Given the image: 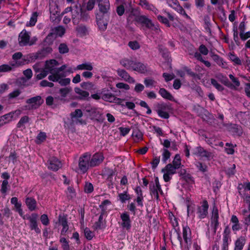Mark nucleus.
Listing matches in <instances>:
<instances>
[{
    "instance_id": "a878e982",
    "label": "nucleus",
    "mask_w": 250,
    "mask_h": 250,
    "mask_svg": "<svg viewBox=\"0 0 250 250\" xmlns=\"http://www.w3.org/2000/svg\"><path fill=\"white\" fill-rule=\"evenodd\" d=\"M231 241L229 232L227 230V229L226 228L224 231L222 250H228L229 242Z\"/></svg>"
},
{
    "instance_id": "7c9ffc66",
    "label": "nucleus",
    "mask_w": 250,
    "mask_h": 250,
    "mask_svg": "<svg viewBox=\"0 0 250 250\" xmlns=\"http://www.w3.org/2000/svg\"><path fill=\"white\" fill-rule=\"evenodd\" d=\"M10 112L0 117V123L2 126L10 122L13 119L12 114Z\"/></svg>"
},
{
    "instance_id": "58836bf2",
    "label": "nucleus",
    "mask_w": 250,
    "mask_h": 250,
    "mask_svg": "<svg viewBox=\"0 0 250 250\" xmlns=\"http://www.w3.org/2000/svg\"><path fill=\"white\" fill-rule=\"evenodd\" d=\"M105 213L101 212L99 217L98 221L95 223V228L96 229H102L103 226V216Z\"/></svg>"
},
{
    "instance_id": "0eeeda50",
    "label": "nucleus",
    "mask_w": 250,
    "mask_h": 250,
    "mask_svg": "<svg viewBox=\"0 0 250 250\" xmlns=\"http://www.w3.org/2000/svg\"><path fill=\"white\" fill-rule=\"evenodd\" d=\"M149 190L152 198H154L157 201L159 200V192H162V190L158 178L155 179V183H152L149 185Z\"/></svg>"
},
{
    "instance_id": "72a5a7b5",
    "label": "nucleus",
    "mask_w": 250,
    "mask_h": 250,
    "mask_svg": "<svg viewBox=\"0 0 250 250\" xmlns=\"http://www.w3.org/2000/svg\"><path fill=\"white\" fill-rule=\"evenodd\" d=\"M128 100L125 101V104L124 106L126 107L128 109L132 110L135 107V105L134 103L136 100L135 98L132 97H127Z\"/></svg>"
},
{
    "instance_id": "864d4df0",
    "label": "nucleus",
    "mask_w": 250,
    "mask_h": 250,
    "mask_svg": "<svg viewBox=\"0 0 250 250\" xmlns=\"http://www.w3.org/2000/svg\"><path fill=\"white\" fill-rule=\"evenodd\" d=\"M81 86L84 89L90 90L93 88L94 84L92 82H86L81 83Z\"/></svg>"
},
{
    "instance_id": "bf43d9fd",
    "label": "nucleus",
    "mask_w": 250,
    "mask_h": 250,
    "mask_svg": "<svg viewBox=\"0 0 250 250\" xmlns=\"http://www.w3.org/2000/svg\"><path fill=\"white\" fill-rule=\"evenodd\" d=\"M84 233L86 238L89 240H91L94 236V233L88 228L84 229Z\"/></svg>"
},
{
    "instance_id": "3c124183",
    "label": "nucleus",
    "mask_w": 250,
    "mask_h": 250,
    "mask_svg": "<svg viewBox=\"0 0 250 250\" xmlns=\"http://www.w3.org/2000/svg\"><path fill=\"white\" fill-rule=\"evenodd\" d=\"M56 38V35H54V33H52L51 32L45 38L44 42L48 44H52L53 41Z\"/></svg>"
},
{
    "instance_id": "13d9d810",
    "label": "nucleus",
    "mask_w": 250,
    "mask_h": 250,
    "mask_svg": "<svg viewBox=\"0 0 250 250\" xmlns=\"http://www.w3.org/2000/svg\"><path fill=\"white\" fill-rule=\"evenodd\" d=\"M83 116V113L81 109H77L71 113V118H79Z\"/></svg>"
},
{
    "instance_id": "c9c22d12",
    "label": "nucleus",
    "mask_w": 250,
    "mask_h": 250,
    "mask_svg": "<svg viewBox=\"0 0 250 250\" xmlns=\"http://www.w3.org/2000/svg\"><path fill=\"white\" fill-rule=\"evenodd\" d=\"M78 34L81 37L86 36L88 34V30L84 25H80L76 28Z\"/></svg>"
},
{
    "instance_id": "f704fd0d",
    "label": "nucleus",
    "mask_w": 250,
    "mask_h": 250,
    "mask_svg": "<svg viewBox=\"0 0 250 250\" xmlns=\"http://www.w3.org/2000/svg\"><path fill=\"white\" fill-rule=\"evenodd\" d=\"M65 29L62 26H59L55 27L52 30V32L54 33V35L57 36L62 37L65 33Z\"/></svg>"
},
{
    "instance_id": "69168bd1",
    "label": "nucleus",
    "mask_w": 250,
    "mask_h": 250,
    "mask_svg": "<svg viewBox=\"0 0 250 250\" xmlns=\"http://www.w3.org/2000/svg\"><path fill=\"white\" fill-rule=\"evenodd\" d=\"M93 191V186L92 184L89 182H86L84 186V191L86 193H90Z\"/></svg>"
},
{
    "instance_id": "7ed1b4c3",
    "label": "nucleus",
    "mask_w": 250,
    "mask_h": 250,
    "mask_svg": "<svg viewBox=\"0 0 250 250\" xmlns=\"http://www.w3.org/2000/svg\"><path fill=\"white\" fill-rule=\"evenodd\" d=\"M170 110V105L164 103L158 104L156 107V111L159 116L165 119L169 118V112Z\"/></svg>"
},
{
    "instance_id": "2eb2a0df",
    "label": "nucleus",
    "mask_w": 250,
    "mask_h": 250,
    "mask_svg": "<svg viewBox=\"0 0 250 250\" xmlns=\"http://www.w3.org/2000/svg\"><path fill=\"white\" fill-rule=\"evenodd\" d=\"M38 215L37 213H32L31 216L27 217H25V219H27L29 221V227L31 230H34L37 233H41V230L38 228L37 224V219Z\"/></svg>"
},
{
    "instance_id": "f3484780",
    "label": "nucleus",
    "mask_w": 250,
    "mask_h": 250,
    "mask_svg": "<svg viewBox=\"0 0 250 250\" xmlns=\"http://www.w3.org/2000/svg\"><path fill=\"white\" fill-rule=\"evenodd\" d=\"M132 71H136L141 74H145L148 72L149 69L146 64L136 60Z\"/></svg>"
},
{
    "instance_id": "f8f14e48",
    "label": "nucleus",
    "mask_w": 250,
    "mask_h": 250,
    "mask_svg": "<svg viewBox=\"0 0 250 250\" xmlns=\"http://www.w3.org/2000/svg\"><path fill=\"white\" fill-rule=\"evenodd\" d=\"M62 166V164L61 161L55 157H50L47 161L48 168L53 171H57Z\"/></svg>"
},
{
    "instance_id": "6e6d98bb",
    "label": "nucleus",
    "mask_w": 250,
    "mask_h": 250,
    "mask_svg": "<svg viewBox=\"0 0 250 250\" xmlns=\"http://www.w3.org/2000/svg\"><path fill=\"white\" fill-rule=\"evenodd\" d=\"M196 166L197 168L201 172H205L207 171L208 167L206 165L203 164L201 162H197L196 164Z\"/></svg>"
},
{
    "instance_id": "4d7b16f0",
    "label": "nucleus",
    "mask_w": 250,
    "mask_h": 250,
    "mask_svg": "<svg viewBox=\"0 0 250 250\" xmlns=\"http://www.w3.org/2000/svg\"><path fill=\"white\" fill-rule=\"evenodd\" d=\"M128 100L127 97H126L125 99H121L116 97L115 96H114V97L113 98V100L112 103L116 104L118 105H120L122 106H124V104H123L124 102L125 101Z\"/></svg>"
},
{
    "instance_id": "79ce46f5",
    "label": "nucleus",
    "mask_w": 250,
    "mask_h": 250,
    "mask_svg": "<svg viewBox=\"0 0 250 250\" xmlns=\"http://www.w3.org/2000/svg\"><path fill=\"white\" fill-rule=\"evenodd\" d=\"M162 161L165 163L170 158V153L167 148H163L162 150Z\"/></svg>"
},
{
    "instance_id": "c85d7f7f",
    "label": "nucleus",
    "mask_w": 250,
    "mask_h": 250,
    "mask_svg": "<svg viewBox=\"0 0 250 250\" xmlns=\"http://www.w3.org/2000/svg\"><path fill=\"white\" fill-rule=\"evenodd\" d=\"M76 69L78 70L92 71L93 69V66L91 62H86L78 65L76 67Z\"/></svg>"
},
{
    "instance_id": "de8ad7c7",
    "label": "nucleus",
    "mask_w": 250,
    "mask_h": 250,
    "mask_svg": "<svg viewBox=\"0 0 250 250\" xmlns=\"http://www.w3.org/2000/svg\"><path fill=\"white\" fill-rule=\"evenodd\" d=\"M174 9L180 14L184 16L187 19H189L190 17L187 14L183 8L180 5H176V7H174Z\"/></svg>"
},
{
    "instance_id": "aec40b11",
    "label": "nucleus",
    "mask_w": 250,
    "mask_h": 250,
    "mask_svg": "<svg viewBox=\"0 0 250 250\" xmlns=\"http://www.w3.org/2000/svg\"><path fill=\"white\" fill-rule=\"evenodd\" d=\"M59 65L58 62L55 60H51L45 62V68L50 73V75H55L57 69L56 66Z\"/></svg>"
},
{
    "instance_id": "09e8293b",
    "label": "nucleus",
    "mask_w": 250,
    "mask_h": 250,
    "mask_svg": "<svg viewBox=\"0 0 250 250\" xmlns=\"http://www.w3.org/2000/svg\"><path fill=\"white\" fill-rule=\"evenodd\" d=\"M37 73L38 74L36 75L37 79L38 80H41L45 78L48 74V71L46 70V69L45 68H43L40 70V72Z\"/></svg>"
},
{
    "instance_id": "c03bdc74",
    "label": "nucleus",
    "mask_w": 250,
    "mask_h": 250,
    "mask_svg": "<svg viewBox=\"0 0 250 250\" xmlns=\"http://www.w3.org/2000/svg\"><path fill=\"white\" fill-rule=\"evenodd\" d=\"M245 244L244 240L243 239H238L235 242V247L234 250H242Z\"/></svg>"
},
{
    "instance_id": "774afa93",
    "label": "nucleus",
    "mask_w": 250,
    "mask_h": 250,
    "mask_svg": "<svg viewBox=\"0 0 250 250\" xmlns=\"http://www.w3.org/2000/svg\"><path fill=\"white\" fill-rule=\"evenodd\" d=\"M227 147L225 148L226 152L228 154H232L234 153V149L233 148V145L231 144H229V143H227L226 144Z\"/></svg>"
},
{
    "instance_id": "49530a36",
    "label": "nucleus",
    "mask_w": 250,
    "mask_h": 250,
    "mask_svg": "<svg viewBox=\"0 0 250 250\" xmlns=\"http://www.w3.org/2000/svg\"><path fill=\"white\" fill-rule=\"evenodd\" d=\"M111 204V202L108 200H105L100 205V208L102 209L101 212L106 213L107 206Z\"/></svg>"
},
{
    "instance_id": "412c9836",
    "label": "nucleus",
    "mask_w": 250,
    "mask_h": 250,
    "mask_svg": "<svg viewBox=\"0 0 250 250\" xmlns=\"http://www.w3.org/2000/svg\"><path fill=\"white\" fill-rule=\"evenodd\" d=\"M59 223L62 227L61 230V234H65L69 229L66 216L64 215H60L59 216Z\"/></svg>"
},
{
    "instance_id": "20e7f679",
    "label": "nucleus",
    "mask_w": 250,
    "mask_h": 250,
    "mask_svg": "<svg viewBox=\"0 0 250 250\" xmlns=\"http://www.w3.org/2000/svg\"><path fill=\"white\" fill-rule=\"evenodd\" d=\"M27 105L24 106V109L33 110L39 108L43 103V100L40 96H37L26 100Z\"/></svg>"
},
{
    "instance_id": "393cba45",
    "label": "nucleus",
    "mask_w": 250,
    "mask_h": 250,
    "mask_svg": "<svg viewBox=\"0 0 250 250\" xmlns=\"http://www.w3.org/2000/svg\"><path fill=\"white\" fill-rule=\"evenodd\" d=\"M136 60L127 58L123 59L120 61V64L129 70H132Z\"/></svg>"
},
{
    "instance_id": "bb28decb",
    "label": "nucleus",
    "mask_w": 250,
    "mask_h": 250,
    "mask_svg": "<svg viewBox=\"0 0 250 250\" xmlns=\"http://www.w3.org/2000/svg\"><path fill=\"white\" fill-rule=\"evenodd\" d=\"M25 203L30 211H34L37 208V201L34 198L26 197Z\"/></svg>"
},
{
    "instance_id": "f257e3e1",
    "label": "nucleus",
    "mask_w": 250,
    "mask_h": 250,
    "mask_svg": "<svg viewBox=\"0 0 250 250\" xmlns=\"http://www.w3.org/2000/svg\"><path fill=\"white\" fill-rule=\"evenodd\" d=\"M128 23L135 21L137 23L142 25L141 29L145 30L144 26L152 31L158 33L161 31L158 25L155 24L152 21L146 16H138L131 13L127 19Z\"/></svg>"
},
{
    "instance_id": "5fc2aeb1",
    "label": "nucleus",
    "mask_w": 250,
    "mask_h": 250,
    "mask_svg": "<svg viewBox=\"0 0 250 250\" xmlns=\"http://www.w3.org/2000/svg\"><path fill=\"white\" fill-rule=\"evenodd\" d=\"M46 138L45 133L41 132L37 135L36 142L37 144H41L46 139Z\"/></svg>"
},
{
    "instance_id": "5701e85b",
    "label": "nucleus",
    "mask_w": 250,
    "mask_h": 250,
    "mask_svg": "<svg viewBox=\"0 0 250 250\" xmlns=\"http://www.w3.org/2000/svg\"><path fill=\"white\" fill-rule=\"evenodd\" d=\"M97 23L99 29L101 31H104L106 29L108 21L106 19L100 15L96 16Z\"/></svg>"
},
{
    "instance_id": "603ef678",
    "label": "nucleus",
    "mask_w": 250,
    "mask_h": 250,
    "mask_svg": "<svg viewBox=\"0 0 250 250\" xmlns=\"http://www.w3.org/2000/svg\"><path fill=\"white\" fill-rule=\"evenodd\" d=\"M21 93V90L17 89L14 90L13 91L10 92L8 95V98L9 99H13L18 97Z\"/></svg>"
},
{
    "instance_id": "0e129e2a",
    "label": "nucleus",
    "mask_w": 250,
    "mask_h": 250,
    "mask_svg": "<svg viewBox=\"0 0 250 250\" xmlns=\"http://www.w3.org/2000/svg\"><path fill=\"white\" fill-rule=\"evenodd\" d=\"M176 169L171 164H167L164 168V170H167L173 175L176 173Z\"/></svg>"
},
{
    "instance_id": "cd10ccee",
    "label": "nucleus",
    "mask_w": 250,
    "mask_h": 250,
    "mask_svg": "<svg viewBox=\"0 0 250 250\" xmlns=\"http://www.w3.org/2000/svg\"><path fill=\"white\" fill-rule=\"evenodd\" d=\"M183 237L186 243L188 244L190 241L191 230L188 226L183 227Z\"/></svg>"
},
{
    "instance_id": "423d86ee",
    "label": "nucleus",
    "mask_w": 250,
    "mask_h": 250,
    "mask_svg": "<svg viewBox=\"0 0 250 250\" xmlns=\"http://www.w3.org/2000/svg\"><path fill=\"white\" fill-rule=\"evenodd\" d=\"M219 225V212L217 207L214 204L211 214L210 226L212 228L213 232L215 234Z\"/></svg>"
},
{
    "instance_id": "ea45409f",
    "label": "nucleus",
    "mask_w": 250,
    "mask_h": 250,
    "mask_svg": "<svg viewBox=\"0 0 250 250\" xmlns=\"http://www.w3.org/2000/svg\"><path fill=\"white\" fill-rule=\"evenodd\" d=\"M172 166L177 169L181 166V158L179 154H176L172 162Z\"/></svg>"
},
{
    "instance_id": "4468645a",
    "label": "nucleus",
    "mask_w": 250,
    "mask_h": 250,
    "mask_svg": "<svg viewBox=\"0 0 250 250\" xmlns=\"http://www.w3.org/2000/svg\"><path fill=\"white\" fill-rule=\"evenodd\" d=\"M65 76L66 74L60 76L49 75L48 79L51 81L58 82L62 86H65L69 84L71 81L70 78H63Z\"/></svg>"
},
{
    "instance_id": "dca6fc26",
    "label": "nucleus",
    "mask_w": 250,
    "mask_h": 250,
    "mask_svg": "<svg viewBox=\"0 0 250 250\" xmlns=\"http://www.w3.org/2000/svg\"><path fill=\"white\" fill-rule=\"evenodd\" d=\"M90 166L95 167L101 164L104 159L103 154L101 153H96L92 156L90 154Z\"/></svg>"
},
{
    "instance_id": "e2e57ef3",
    "label": "nucleus",
    "mask_w": 250,
    "mask_h": 250,
    "mask_svg": "<svg viewBox=\"0 0 250 250\" xmlns=\"http://www.w3.org/2000/svg\"><path fill=\"white\" fill-rule=\"evenodd\" d=\"M66 68V65H62L60 67L57 68V69L56 70V72L55 73V74L54 76L57 75H65V72H64V70Z\"/></svg>"
},
{
    "instance_id": "8fccbe9b",
    "label": "nucleus",
    "mask_w": 250,
    "mask_h": 250,
    "mask_svg": "<svg viewBox=\"0 0 250 250\" xmlns=\"http://www.w3.org/2000/svg\"><path fill=\"white\" fill-rule=\"evenodd\" d=\"M16 211L18 212L19 215L23 219H25V216L23 215V211L21 208V204L19 202L17 204L15 205Z\"/></svg>"
},
{
    "instance_id": "e433bc0d",
    "label": "nucleus",
    "mask_w": 250,
    "mask_h": 250,
    "mask_svg": "<svg viewBox=\"0 0 250 250\" xmlns=\"http://www.w3.org/2000/svg\"><path fill=\"white\" fill-rule=\"evenodd\" d=\"M76 94L79 95L81 99H85L88 97L89 95L87 91H84L79 87H76L74 89Z\"/></svg>"
},
{
    "instance_id": "a211bd4d",
    "label": "nucleus",
    "mask_w": 250,
    "mask_h": 250,
    "mask_svg": "<svg viewBox=\"0 0 250 250\" xmlns=\"http://www.w3.org/2000/svg\"><path fill=\"white\" fill-rule=\"evenodd\" d=\"M117 73L123 80L130 83H135V79L131 77L129 73L125 70L120 68L118 69L117 70Z\"/></svg>"
},
{
    "instance_id": "a18cd8bd",
    "label": "nucleus",
    "mask_w": 250,
    "mask_h": 250,
    "mask_svg": "<svg viewBox=\"0 0 250 250\" xmlns=\"http://www.w3.org/2000/svg\"><path fill=\"white\" fill-rule=\"evenodd\" d=\"M29 121V118L27 116H24L23 117H22L17 124V127L20 128L22 127L23 125L25 124L28 123Z\"/></svg>"
},
{
    "instance_id": "680f3d73",
    "label": "nucleus",
    "mask_w": 250,
    "mask_h": 250,
    "mask_svg": "<svg viewBox=\"0 0 250 250\" xmlns=\"http://www.w3.org/2000/svg\"><path fill=\"white\" fill-rule=\"evenodd\" d=\"M69 49L65 43H61L59 46V51L61 54L66 53L68 52Z\"/></svg>"
},
{
    "instance_id": "1a4fd4ad",
    "label": "nucleus",
    "mask_w": 250,
    "mask_h": 250,
    "mask_svg": "<svg viewBox=\"0 0 250 250\" xmlns=\"http://www.w3.org/2000/svg\"><path fill=\"white\" fill-rule=\"evenodd\" d=\"M208 203L206 200L203 201L201 203V205L198 206L196 213L199 219H204L208 216Z\"/></svg>"
},
{
    "instance_id": "9d476101",
    "label": "nucleus",
    "mask_w": 250,
    "mask_h": 250,
    "mask_svg": "<svg viewBox=\"0 0 250 250\" xmlns=\"http://www.w3.org/2000/svg\"><path fill=\"white\" fill-rule=\"evenodd\" d=\"M192 153L198 157L206 158L208 160L212 157L211 152L207 151L200 146L194 148L192 150Z\"/></svg>"
},
{
    "instance_id": "c756f323",
    "label": "nucleus",
    "mask_w": 250,
    "mask_h": 250,
    "mask_svg": "<svg viewBox=\"0 0 250 250\" xmlns=\"http://www.w3.org/2000/svg\"><path fill=\"white\" fill-rule=\"evenodd\" d=\"M159 93L164 98L171 101H175L173 96L166 89L161 88L159 90Z\"/></svg>"
},
{
    "instance_id": "a19ab883",
    "label": "nucleus",
    "mask_w": 250,
    "mask_h": 250,
    "mask_svg": "<svg viewBox=\"0 0 250 250\" xmlns=\"http://www.w3.org/2000/svg\"><path fill=\"white\" fill-rule=\"evenodd\" d=\"M38 15L36 12H34L32 15L29 21L26 23L27 26H32L35 25L37 22Z\"/></svg>"
},
{
    "instance_id": "9b49d317",
    "label": "nucleus",
    "mask_w": 250,
    "mask_h": 250,
    "mask_svg": "<svg viewBox=\"0 0 250 250\" xmlns=\"http://www.w3.org/2000/svg\"><path fill=\"white\" fill-rule=\"evenodd\" d=\"M121 222L119 223L123 229L129 230L131 227V221L129 214L127 212L122 213L120 216Z\"/></svg>"
},
{
    "instance_id": "6e6552de",
    "label": "nucleus",
    "mask_w": 250,
    "mask_h": 250,
    "mask_svg": "<svg viewBox=\"0 0 250 250\" xmlns=\"http://www.w3.org/2000/svg\"><path fill=\"white\" fill-rule=\"evenodd\" d=\"M229 78L232 83H230L227 77H223L222 83L231 89H237L240 85V83L238 79L235 77L232 74H229Z\"/></svg>"
},
{
    "instance_id": "473e14b6",
    "label": "nucleus",
    "mask_w": 250,
    "mask_h": 250,
    "mask_svg": "<svg viewBox=\"0 0 250 250\" xmlns=\"http://www.w3.org/2000/svg\"><path fill=\"white\" fill-rule=\"evenodd\" d=\"M71 90V88L69 87H64L61 88L59 91V93L60 95V97H59L58 98L61 101L64 100L65 97L68 95Z\"/></svg>"
},
{
    "instance_id": "4be33fe9",
    "label": "nucleus",
    "mask_w": 250,
    "mask_h": 250,
    "mask_svg": "<svg viewBox=\"0 0 250 250\" xmlns=\"http://www.w3.org/2000/svg\"><path fill=\"white\" fill-rule=\"evenodd\" d=\"M101 94H102V99L105 102L112 103L114 95L110 92L109 90L107 88H103L101 89Z\"/></svg>"
},
{
    "instance_id": "b1692460",
    "label": "nucleus",
    "mask_w": 250,
    "mask_h": 250,
    "mask_svg": "<svg viewBox=\"0 0 250 250\" xmlns=\"http://www.w3.org/2000/svg\"><path fill=\"white\" fill-rule=\"evenodd\" d=\"M52 49L50 47H46L36 54H32L30 55V59L31 61H35L39 58L41 55L45 56L51 52Z\"/></svg>"
},
{
    "instance_id": "4c0bfd02",
    "label": "nucleus",
    "mask_w": 250,
    "mask_h": 250,
    "mask_svg": "<svg viewBox=\"0 0 250 250\" xmlns=\"http://www.w3.org/2000/svg\"><path fill=\"white\" fill-rule=\"evenodd\" d=\"M229 58L230 60L233 62L234 64L241 65L242 64V61L233 53H229Z\"/></svg>"
},
{
    "instance_id": "ddd939ff",
    "label": "nucleus",
    "mask_w": 250,
    "mask_h": 250,
    "mask_svg": "<svg viewBox=\"0 0 250 250\" xmlns=\"http://www.w3.org/2000/svg\"><path fill=\"white\" fill-rule=\"evenodd\" d=\"M30 39V33L23 29L20 34L18 37L19 44L21 46L29 45Z\"/></svg>"
},
{
    "instance_id": "2f4dec72",
    "label": "nucleus",
    "mask_w": 250,
    "mask_h": 250,
    "mask_svg": "<svg viewBox=\"0 0 250 250\" xmlns=\"http://www.w3.org/2000/svg\"><path fill=\"white\" fill-rule=\"evenodd\" d=\"M118 200L121 203H125L126 201L130 199V195L128 193L127 189L124 191L123 193L118 194Z\"/></svg>"
},
{
    "instance_id": "37998d69",
    "label": "nucleus",
    "mask_w": 250,
    "mask_h": 250,
    "mask_svg": "<svg viewBox=\"0 0 250 250\" xmlns=\"http://www.w3.org/2000/svg\"><path fill=\"white\" fill-rule=\"evenodd\" d=\"M210 83L218 91H222L224 89V87L220 84L215 79H211Z\"/></svg>"
},
{
    "instance_id": "f03ea898",
    "label": "nucleus",
    "mask_w": 250,
    "mask_h": 250,
    "mask_svg": "<svg viewBox=\"0 0 250 250\" xmlns=\"http://www.w3.org/2000/svg\"><path fill=\"white\" fill-rule=\"evenodd\" d=\"M90 153H85L80 156L79 160V167L78 172L80 171L82 173H85L89 167L90 166Z\"/></svg>"
},
{
    "instance_id": "39448f33",
    "label": "nucleus",
    "mask_w": 250,
    "mask_h": 250,
    "mask_svg": "<svg viewBox=\"0 0 250 250\" xmlns=\"http://www.w3.org/2000/svg\"><path fill=\"white\" fill-rule=\"evenodd\" d=\"M71 13L72 21L75 24H78L81 20H84L85 19L80 5H75L73 6V10Z\"/></svg>"
},
{
    "instance_id": "052dcab7",
    "label": "nucleus",
    "mask_w": 250,
    "mask_h": 250,
    "mask_svg": "<svg viewBox=\"0 0 250 250\" xmlns=\"http://www.w3.org/2000/svg\"><path fill=\"white\" fill-rule=\"evenodd\" d=\"M60 242L62 243V247L63 250H69L68 243L65 238H61Z\"/></svg>"
},
{
    "instance_id": "6ab92c4d",
    "label": "nucleus",
    "mask_w": 250,
    "mask_h": 250,
    "mask_svg": "<svg viewBox=\"0 0 250 250\" xmlns=\"http://www.w3.org/2000/svg\"><path fill=\"white\" fill-rule=\"evenodd\" d=\"M99 11L103 14L108 13L110 8L109 0H96Z\"/></svg>"
},
{
    "instance_id": "338daca9",
    "label": "nucleus",
    "mask_w": 250,
    "mask_h": 250,
    "mask_svg": "<svg viewBox=\"0 0 250 250\" xmlns=\"http://www.w3.org/2000/svg\"><path fill=\"white\" fill-rule=\"evenodd\" d=\"M157 19L160 22L163 23V24H165L167 26H170V24L168 21V20L167 18H165L161 15H158L157 16Z\"/></svg>"
}]
</instances>
